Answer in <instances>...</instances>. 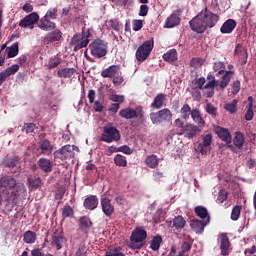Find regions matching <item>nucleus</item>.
Listing matches in <instances>:
<instances>
[{"mask_svg":"<svg viewBox=\"0 0 256 256\" xmlns=\"http://www.w3.org/2000/svg\"><path fill=\"white\" fill-rule=\"evenodd\" d=\"M37 21H39V14H37L36 12H32L20 21L19 26L24 28L29 27L33 29V26L35 25V23H37Z\"/></svg>","mask_w":256,"mask_h":256,"instance_id":"ddd939ff","label":"nucleus"},{"mask_svg":"<svg viewBox=\"0 0 256 256\" xmlns=\"http://www.w3.org/2000/svg\"><path fill=\"white\" fill-rule=\"evenodd\" d=\"M235 27H237V22L234 19H228L222 24L220 32L223 35H229L232 31H235Z\"/></svg>","mask_w":256,"mask_h":256,"instance_id":"412c9836","label":"nucleus"},{"mask_svg":"<svg viewBox=\"0 0 256 256\" xmlns=\"http://www.w3.org/2000/svg\"><path fill=\"white\" fill-rule=\"evenodd\" d=\"M241 209L242 207L239 205H236L231 212V219L232 221H239V217H241Z\"/></svg>","mask_w":256,"mask_h":256,"instance_id":"a18cd8bd","label":"nucleus"},{"mask_svg":"<svg viewBox=\"0 0 256 256\" xmlns=\"http://www.w3.org/2000/svg\"><path fill=\"white\" fill-rule=\"evenodd\" d=\"M15 187H17V180L11 175H3L0 177V191L2 195H7L8 199L15 195Z\"/></svg>","mask_w":256,"mask_h":256,"instance_id":"20e7f679","label":"nucleus"},{"mask_svg":"<svg viewBox=\"0 0 256 256\" xmlns=\"http://www.w3.org/2000/svg\"><path fill=\"white\" fill-rule=\"evenodd\" d=\"M237 103H239L237 99L232 100V102L226 103L224 105L225 111H228V113H230L231 115H235V113H237Z\"/></svg>","mask_w":256,"mask_h":256,"instance_id":"4c0bfd02","label":"nucleus"},{"mask_svg":"<svg viewBox=\"0 0 256 256\" xmlns=\"http://www.w3.org/2000/svg\"><path fill=\"white\" fill-rule=\"evenodd\" d=\"M180 23H181V18L179 17V15L176 13H173L166 19L165 27L166 29H173V27H177V25H180Z\"/></svg>","mask_w":256,"mask_h":256,"instance_id":"a878e982","label":"nucleus"},{"mask_svg":"<svg viewBox=\"0 0 256 256\" xmlns=\"http://www.w3.org/2000/svg\"><path fill=\"white\" fill-rule=\"evenodd\" d=\"M77 73L75 68H63L57 71V77L60 79H69Z\"/></svg>","mask_w":256,"mask_h":256,"instance_id":"c85d7f7f","label":"nucleus"},{"mask_svg":"<svg viewBox=\"0 0 256 256\" xmlns=\"http://www.w3.org/2000/svg\"><path fill=\"white\" fill-rule=\"evenodd\" d=\"M216 135L221 139V141H224L225 143L229 144L232 141L231 138V132L227 128H223L221 126H217L214 129Z\"/></svg>","mask_w":256,"mask_h":256,"instance_id":"f3484780","label":"nucleus"},{"mask_svg":"<svg viewBox=\"0 0 256 256\" xmlns=\"http://www.w3.org/2000/svg\"><path fill=\"white\" fill-rule=\"evenodd\" d=\"M79 149L75 145H64L54 152V159H59L62 163H67L75 158V150Z\"/></svg>","mask_w":256,"mask_h":256,"instance_id":"423d86ee","label":"nucleus"},{"mask_svg":"<svg viewBox=\"0 0 256 256\" xmlns=\"http://www.w3.org/2000/svg\"><path fill=\"white\" fill-rule=\"evenodd\" d=\"M185 225H187V221H185V218H183V216H176L173 219V227H175V229H183Z\"/></svg>","mask_w":256,"mask_h":256,"instance_id":"58836bf2","label":"nucleus"},{"mask_svg":"<svg viewBox=\"0 0 256 256\" xmlns=\"http://www.w3.org/2000/svg\"><path fill=\"white\" fill-rule=\"evenodd\" d=\"M205 111L206 113H208V115H211L212 117H217V107H215L213 104H206Z\"/></svg>","mask_w":256,"mask_h":256,"instance_id":"09e8293b","label":"nucleus"},{"mask_svg":"<svg viewBox=\"0 0 256 256\" xmlns=\"http://www.w3.org/2000/svg\"><path fill=\"white\" fill-rule=\"evenodd\" d=\"M200 129L199 127L193 125V124H186L183 129H182V133H180V135H183V133L185 134V137H187V139H193V137L197 136V133H200Z\"/></svg>","mask_w":256,"mask_h":256,"instance_id":"a211bd4d","label":"nucleus"},{"mask_svg":"<svg viewBox=\"0 0 256 256\" xmlns=\"http://www.w3.org/2000/svg\"><path fill=\"white\" fill-rule=\"evenodd\" d=\"M100 205L101 210L106 217L111 218L113 217V215H115V206L113 205L109 197H102L100 199Z\"/></svg>","mask_w":256,"mask_h":256,"instance_id":"f8f14e48","label":"nucleus"},{"mask_svg":"<svg viewBox=\"0 0 256 256\" xmlns=\"http://www.w3.org/2000/svg\"><path fill=\"white\" fill-rule=\"evenodd\" d=\"M93 33L95 30L93 28H82L81 33L75 34L71 38V45L74 46V51H79L89 45V41L93 39Z\"/></svg>","mask_w":256,"mask_h":256,"instance_id":"f03ea898","label":"nucleus"},{"mask_svg":"<svg viewBox=\"0 0 256 256\" xmlns=\"http://www.w3.org/2000/svg\"><path fill=\"white\" fill-rule=\"evenodd\" d=\"M121 108V105L119 103H113L109 107L108 111L110 115H117V111Z\"/></svg>","mask_w":256,"mask_h":256,"instance_id":"4d7b16f0","label":"nucleus"},{"mask_svg":"<svg viewBox=\"0 0 256 256\" xmlns=\"http://www.w3.org/2000/svg\"><path fill=\"white\" fill-rule=\"evenodd\" d=\"M110 101H113L114 103H125V96L123 95H117V94H112L110 95Z\"/></svg>","mask_w":256,"mask_h":256,"instance_id":"603ef678","label":"nucleus"},{"mask_svg":"<svg viewBox=\"0 0 256 256\" xmlns=\"http://www.w3.org/2000/svg\"><path fill=\"white\" fill-rule=\"evenodd\" d=\"M233 143L235 147L241 149L245 144V135L242 132L237 131L234 136Z\"/></svg>","mask_w":256,"mask_h":256,"instance_id":"f704fd0d","label":"nucleus"},{"mask_svg":"<svg viewBox=\"0 0 256 256\" xmlns=\"http://www.w3.org/2000/svg\"><path fill=\"white\" fill-rule=\"evenodd\" d=\"M35 129H37V124H35V123H24L22 131H25V133L27 135H29V133H33V131H35Z\"/></svg>","mask_w":256,"mask_h":256,"instance_id":"8fccbe9b","label":"nucleus"},{"mask_svg":"<svg viewBox=\"0 0 256 256\" xmlns=\"http://www.w3.org/2000/svg\"><path fill=\"white\" fill-rule=\"evenodd\" d=\"M194 213L199 217L200 219H209V222L211 221V217L209 216V211H207V208L205 206H196L194 209Z\"/></svg>","mask_w":256,"mask_h":256,"instance_id":"c756f323","label":"nucleus"},{"mask_svg":"<svg viewBox=\"0 0 256 256\" xmlns=\"http://www.w3.org/2000/svg\"><path fill=\"white\" fill-rule=\"evenodd\" d=\"M211 143H213V135L208 133L203 137L202 145H204V147H211Z\"/></svg>","mask_w":256,"mask_h":256,"instance_id":"864d4df0","label":"nucleus"},{"mask_svg":"<svg viewBox=\"0 0 256 256\" xmlns=\"http://www.w3.org/2000/svg\"><path fill=\"white\" fill-rule=\"evenodd\" d=\"M74 211L73 208L70 205H65L62 208V217L63 219H67V217H73Z\"/></svg>","mask_w":256,"mask_h":256,"instance_id":"49530a36","label":"nucleus"},{"mask_svg":"<svg viewBox=\"0 0 256 256\" xmlns=\"http://www.w3.org/2000/svg\"><path fill=\"white\" fill-rule=\"evenodd\" d=\"M190 65L191 67H194V69L201 67V58H193L190 61Z\"/></svg>","mask_w":256,"mask_h":256,"instance_id":"69168bd1","label":"nucleus"},{"mask_svg":"<svg viewBox=\"0 0 256 256\" xmlns=\"http://www.w3.org/2000/svg\"><path fill=\"white\" fill-rule=\"evenodd\" d=\"M225 63L221 61H217L213 63V71H215L216 77L222 75V80L220 81L219 87L223 91L231 83V79L235 72L233 70H225Z\"/></svg>","mask_w":256,"mask_h":256,"instance_id":"7ed1b4c3","label":"nucleus"},{"mask_svg":"<svg viewBox=\"0 0 256 256\" xmlns=\"http://www.w3.org/2000/svg\"><path fill=\"white\" fill-rule=\"evenodd\" d=\"M109 25L111 28L114 29V31H121V23H119V20L117 19L110 20Z\"/></svg>","mask_w":256,"mask_h":256,"instance_id":"13d9d810","label":"nucleus"},{"mask_svg":"<svg viewBox=\"0 0 256 256\" xmlns=\"http://www.w3.org/2000/svg\"><path fill=\"white\" fill-rule=\"evenodd\" d=\"M83 205L88 211H95L99 207V198L96 195H89L85 198Z\"/></svg>","mask_w":256,"mask_h":256,"instance_id":"dca6fc26","label":"nucleus"},{"mask_svg":"<svg viewBox=\"0 0 256 256\" xmlns=\"http://www.w3.org/2000/svg\"><path fill=\"white\" fill-rule=\"evenodd\" d=\"M191 106L189 104H184L182 108L180 109L181 117L184 119V121H187L189 117H191Z\"/></svg>","mask_w":256,"mask_h":256,"instance_id":"a19ab883","label":"nucleus"},{"mask_svg":"<svg viewBox=\"0 0 256 256\" xmlns=\"http://www.w3.org/2000/svg\"><path fill=\"white\" fill-rule=\"evenodd\" d=\"M119 116L122 119L131 120V119H137V117H139V113H137V110H135L134 108L127 107L120 110Z\"/></svg>","mask_w":256,"mask_h":256,"instance_id":"aec40b11","label":"nucleus"},{"mask_svg":"<svg viewBox=\"0 0 256 256\" xmlns=\"http://www.w3.org/2000/svg\"><path fill=\"white\" fill-rule=\"evenodd\" d=\"M27 181L32 189H39V187H41L40 177H29Z\"/></svg>","mask_w":256,"mask_h":256,"instance_id":"c03bdc74","label":"nucleus"},{"mask_svg":"<svg viewBox=\"0 0 256 256\" xmlns=\"http://www.w3.org/2000/svg\"><path fill=\"white\" fill-rule=\"evenodd\" d=\"M207 83L204 85V89H215V85H217V81L215 80V76L209 73L207 75Z\"/></svg>","mask_w":256,"mask_h":256,"instance_id":"37998d69","label":"nucleus"},{"mask_svg":"<svg viewBox=\"0 0 256 256\" xmlns=\"http://www.w3.org/2000/svg\"><path fill=\"white\" fill-rule=\"evenodd\" d=\"M121 140V132L113 126H105L101 135V141L104 143H113Z\"/></svg>","mask_w":256,"mask_h":256,"instance_id":"1a4fd4ad","label":"nucleus"},{"mask_svg":"<svg viewBox=\"0 0 256 256\" xmlns=\"http://www.w3.org/2000/svg\"><path fill=\"white\" fill-rule=\"evenodd\" d=\"M163 59H164V61H167L168 63H175V60L177 59V50L171 49V50L167 51L163 55Z\"/></svg>","mask_w":256,"mask_h":256,"instance_id":"e433bc0d","label":"nucleus"},{"mask_svg":"<svg viewBox=\"0 0 256 256\" xmlns=\"http://www.w3.org/2000/svg\"><path fill=\"white\" fill-rule=\"evenodd\" d=\"M17 71H19V65L17 64L12 65L5 70V72L8 73L9 77H11V75H15Z\"/></svg>","mask_w":256,"mask_h":256,"instance_id":"bf43d9fd","label":"nucleus"},{"mask_svg":"<svg viewBox=\"0 0 256 256\" xmlns=\"http://www.w3.org/2000/svg\"><path fill=\"white\" fill-rule=\"evenodd\" d=\"M241 91V81L236 80L232 83V94L237 95Z\"/></svg>","mask_w":256,"mask_h":256,"instance_id":"5fc2aeb1","label":"nucleus"},{"mask_svg":"<svg viewBox=\"0 0 256 256\" xmlns=\"http://www.w3.org/2000/svg\"><path fill=\"white\" fill-rule=\"evenodd\" d=\"M91 55L101 59L107 55V44L101 39H95L90 45Z\"/></svg>","mask_w":256,"mask_h":256,"instance_id":"9d476101","label":"nucleus"},{"mask_svg":"<svg viewBox=\"0 0 256 256\" xmlns=\"http://www.w3.org/2000/svg\"><path fill=\"white\" fill-rule=\"evenodd\" d=\"M219 23V15L211 12V10L205 8L190 22V28L195 33H205L207 29H213L215 25Z\"/></svg>","mask_w":256,"mask_h":256,"instance_id":"f257e3e1","label":"nucleus"},{"mask_svg":"<svg viewBox=\"0 0 256 256\" xmlns=\"http://www.w3.org/2000/svg\"><path fill=\"white\" fill-rule=\"evenodd\" d=\"M38 167L43 173H51L53 171V162L47 158H40L38 160Z\"/></svg>","mask_w":256,"mask_h":256,"instance_id":"b1692460","label":"nucleus"},{"mask_svg":"<svg viewBox=\"0 0 256 256\" xmlns=\"http://www.w3.org/2000/svg\"><path fill=\"white\" fill-rule=\"evenodd\" d=\"M114 201L117 203V205L119 206H122V205H125V196L123 195H117L115 198H114Z\"/></svg>","mask_w":256,"mask_h":256,"instance_id":"774afa93","label":"nucleus"},{"mask_svg":"<svg viewBox=\"0 0 256 256\" xmlns=\"http://www.w3.org/2000/svg\"><path fill=\"white\" fill-rule=\"evenodd\" d=\"M57 19V8H50L46 14L39 20L38 27L42 31H53L57 27L51 20Z\"/></svg>","mask_w":256,"mask_h":256,"instance_id":"39448f33","label":"nucleus"},{"mask_svg":"<svg viewBox=\"0 0 256 256\" xmlns=\"http://www.w3.org/2000/svg\"><path fill=\"white\" fill-rule=\"evenodd\" d=\"M146 165L150 167V169H155L157 165H159V158H157V155H150L146 158Z\"/></svg>","mask_w":256,"mask_h":256,"instance_id":"ea45409f","label":"nucleus"},{"mask_svg":"<svg viewBox=\"0 0 256 256\" xmlns=\"http://www.w3.org/2000/svg\"><path fill=\"white\" fill-rule=\"evenodd\" d=\"M148 13H149V6H147L146 4H142L140 6L139 16L140 17H147Z\"/></svg>","mask_w":256,"mask_h":256,"instance_id":"052dcab7","label":"nucleus"},{"mask_svg":"<svg viewBox=\"0 0 256 256\" xmlns=\"http://www.w3.org/2000/svg\"><path fill=\"white\" fill-rule=\"evenodd\" d=\"M6 53L8 59H13V57H17V55H19V42H15L10 47H7Z\"/></svg>","mask_w":256,"mask_h":256,"instance_id":"2f4dec72","label":"nucleus"},{"mask_svg":"<svg viewBox=\"0 0 256 256\" xmlns=\"http://www.w3.org/2000/svg\"><path fill=\"white\" fill-rule=\"evenodd\" d=\"M145 239H147V231L145 229L140 228V227L134 229L130 236L129 248L130 249H142L143 244H139V243H143V241H145Z\"/></svg>","mask_w":256,"mask_h":256,"instance_id":"0eeeda50","label":"nucleus"},{"mask_svg":"<svg viewBox=\"0 0 256 256\" xmlns=\"http://www.w3.org/2000/svg\"><path fill=\"white\" fill-rule=\"evenodd\" d=\"M230 247H231V242H229V237L225 233H222L220 235L221 255H223V256L229 255Z\"/></svg>","mask_w":256,"mask_h":256,"instance_id":"6ab92c4d","label":"nucleus"},{"mask_svg":"<svg viewBox=\"0 0 256 256\" xmlns=\"http://www.w3.org/2000/svg\"><path fill=\"white\" fill-rule=\"evenodd\" d=\"M65 241L66 240L63 234L54 232L52 235L51 245L56 247L57 251H61V249H63V245H65Z\"/></svg>","mask_w":256,"mask_h":256,"instance_id":"4be33fe9","label":"nucleus"},{"mask_svg":"<svg viewBox=\"0 0 256 256\" xmlns=\"http://www.w3.org/2000/svg\"><path fill=\"white\" fill-rule=\"evenodd\" d=\"M61 37H63V33L60 32L59 29H55L54 31L48 33L45 37L46 41L50 43H55V41H60Z\"/></svg>","mask_w":256,"mask_h":256,"instance_id":"7c9ffc66","label":"nucleus"},{"mask_svg":"<svg viewBox=\"0 0 256 256\" xmlns=\"http://www.w3.org/2000/svg\"><path fill=\"white\" fill-rule=\"evenodd\" d=\"M112 79H113L114 85H121L123 81H125V79L123 78V76H121V74L114 76Z\"/></svg>","mask_w":256,"mask_h":256,"instance_id":"338daca9","label":"nucleus"},{"mask_svg":"<svg viewBox=\"0 0 256 256\" xmlns=\"http://www.w3.org/2000/svg\"><path fill=\"white\" fill-rule=\"evenodd\" d=\"M79 227L80 230L83 231V233H89V229L93 227V222H91V219L87 216H83L79 220Z\"/></svg>","mask_w":256,"mask_h":256,"instance_id":"cd10ccee","label":"nucleus"},{"mask_svg":"<svg viewBox=\"0 0 256 256\" xmlns=\"http://www.w3.org/2000/svg\"><path fill=\"white\" fill-rule=\"evenodd\" d=\"M115 153H124L125 155H133V149L127 145H123L119 148H114Z\"/></svg>","mask_w":256,"mask_h":256,"instance_id":"de8ad7c7","label":"nucleus"},{"mask_svg":"<svg viewBox=\"0 0 256 256\" xmlns=\"http://www.w3.org/2000/svg\"><path fill=\"white\" fill-rule=\"evenodd\" d=\"M4 167H8L10 169H13L17 167V163H19V156H10L3 160Z\"/></svg>","mask_w":256,"mask_h":256,"instance_id":"473e14b6","label":"nucleus"},{"mask_svg":"<svg viewBox=\"0 0 256 256\" xmlns=\"http://www.w3.org/2000/svg\"><path fill=\"white\" fill-rule=\"evenodd\" d=\"M207 225H209V218L207 220L194 219L190 222L191 229H193L197 235H201Z\"/></svg>","mask_w":256,"mask_h":256,"instance_id":"2eb2a0df","label":"nucleus"},{"mask_svg":"<svg viewBox=\"0 0 256 256\" xmlns=\"http://www.w3.org/2000/svg\"><path fill=\"white\" fill-rule=\"evenodd\" d=\"M114 163L117 167H127V158L121 154L114 157Z\"/></svg>","mask_w":256,"mask_h":256,"instance_id":"79ce46f5","label":"nucleus"},{"mask_svg":"<svg viewBox=\"0 0 256 256\" xmlns=\"http://www.w3.org/2000/svg\"><path fill=\"white\" fill-rule=\"evenodd\" d=\"M23 241L27 244H33L35 241H37V233L33 231H26L23 235Z\"/></svg>","mask_w":256,"mask_h":256,"instance_id":"c9c22d12","label":"nucleus"},{"mask_svg":"<svg viewBox=\"0 0 256 256\" xmlns=\"http://www.w3.org/2000/svg\"><path fill=\"white\" fill-rule=\"evenodd\" d=\"M39 149L41 155H51V153H53V145H51V141L48 139L39 142Z\"/></svg>","mask_w":256,"mask_h":256,"instance_id":"bb28decb","label":"nucleus"},{"mask_svg":"<svg viewBox=\"0 0 256 256\" xmlns=\"http://www.w3.org/2000/svg\"><path fill=\"white\" fill-rule=\"evenodd\" d=\"M167 99V96L163 93H159L154 97L153 102L151 103L152 109H162V107L165 105V101Z\"/></svg>","mask_w":256,"mask_h":256,"instance_id":"5701e85b","label":"nucleus"},{"mask_svg":"<svg viewBox=\"0 0 256 256\" xmlns=\"http://www.w3.org/2000/svg\"><path fill=\"white\" fill-rule=\"evenodd\" d=\"M227 197H229V193H227L226 190L222 189L218 193L217 201H219V203H223L227 199Z\"/></svg>","mask_w":256,"mask_h":256,"instance_id":"6e6d98bb","label":"nucleus"},{"mask_svg":"<svg viewBox=\"0 0 256 256\" xmlns=\"http://www.w3.org/2000/svg\"><path fill=\"white\" fill-rule=\"evenodd\" d=\"M161 243H163V237L161 235L154 236L150 241V249L152 251H159Z\"/></svg>","mask_w":256,"mask_h":256,"instance_id":"72a5a7b5","label":"nucleus"},{"mask_svg":"<svg viewBox=\"0 0 256 256\" xmlns=\"http://www.w3.org/2000/svg\"><path fill=\"white\" fill-rule=\"evenodd\" d=\"M143 29V20L133 21V31H141Z\"/></svg>","mask_w":256,"mask_h":256,"instance_id":"e2e57ef3","label":"nucleus"},{"mask_svg":"<svg viewBox=\"0 0 256 256\" xmlns=\"http://www.w3.org/2000/svg\"><path fill=\"white\" fill-rule=\"evenodd\" d=\"M172 117L173 114L169 108H164L158 112L150 113V119L153 125H159V123H163V121H170Z\"/></svg>","mask_w":256,"mask_h":256,"instance_id":"9b49d317","label":"nucleus"},{"mask_svg":"<svg viewBox=\"0 0 256 256\" xmlns=\"http://www.w3.org/2000/svg\"><path fill=\"white\" fill-rule=\"evenodd\" d=\"M117 75H121V66L119 65H111L101 72L103 79H113V77H117Z\"/></svg>","mask_w":256,"mask_h":256,"instance_id":"4468645a","label":"nucleus"},{"mask_svg":"<svg viewBox=\"0 0 256 256\" xmlns=\"http://www.w3.org/2000/svg\"><path fill=\"white\" fill-rule=\"evenodd\" d=\"M75 255L76 256H87V247H85V245L79 246Z\"/></svg>","mask_w":256,"mask_h":256,"instance_id":"0e129e2a","label":"nucleus"},{"mask_svg":"<svg viewBox=\"0 0 256 256\" xmlns=\"http://www.w3.org/2000/svg\"><path fill=\"white\" fill-rule=\"evenodd\" d=\"M196 153H201V155H207V149H205V146L202 143H198L195 146Z\"/></svg>","mask_w":256,"mask_h":256,"instance_id":"680f3d73","label":"nucleus"},{"mask_svg":"<svg viewBox=\"0 0 256 256\" xmlns=\"http://www.w3.org/2000/svg\"><path fill=\"white\" fill-rule=\"evenodd\" d=\"M253 96L248 97V106H246V113L244 116V119L246 121H253V117H255V113L253 112V109H256V106L253 105Z\"/></svg>","mask_w":256,"mask_h":256,"instance_id":"393cba45","label":"nucleus"},{"mask_svg":"<svg viewBox=\"0 0 256 256\" xmlns=\"http://www.w3.org/2000/svg\"><path fill=\"white\" fill-rule=\"evenodd\" d=\"M59 65H61V58H52L48 62L47 69H55Z\"/></svg>","mask_w":256,"mask_h":256,"instance_id":"3c124183","label":"nucleus"},{"mask_svg":"<svg viewBox=\"0 0 256 256\" xmlns=\"http://www.w3.org/2000/svg\"><path fill=\"white\" fill-rule=\"evenodd\" d=\"M154 47H155V42L153 41V38L151 40L145 41L142 45H140L136 51L137 61L139 63H143V61H147Z\"/></svg>","mask_w":256,"mask_h":256,"instance_id":"6e6552de","label":"nucleus"}]
</instances>
